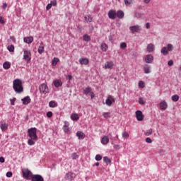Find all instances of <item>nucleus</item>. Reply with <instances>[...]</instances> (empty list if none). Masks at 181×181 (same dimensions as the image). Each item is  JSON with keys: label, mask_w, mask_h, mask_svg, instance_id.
I'll return each instance as SVG.
<instances>
[{"label": "nucleus", "mask_w": 181, "mask_h": 181, "mask_svg": "<svg viewBox=\"0 0 181 181\" xmlns=\"http://www.w3.org/2000/svg\"><path fill=\"white\" fill-rule=\"evenodd\" d=\"M3 9H5L6 8H8V4L6 3H4L2 5Z\"/></svg>", "instance_id": "nucleus-57"}, {"label": "nucleus", "mask_w": 181, "mask_h": 181, "mask_svg": "<svg viewBox=\"0 0 181 181\" xmlns=\"http://www.w3.org/2000/svg\"><path fill=\"white\" fill-rule=\"evenodd\" d=\"M100 49L102 52H106L108 50V45L106 43H102L100 45Z\"/></svg>", "instance_id": "nucleus-26"}, {"label": "nucleus", "mask_w": 181, "mask_h": 181, "mask_svg": "<svg viewBox=\"0 0 181 181\" xmlns=\"http://www.w3.org/2000/svg\"><path fill=\"white\" fill-rule=\"evenodd\" d=\"M147 52L148 53H152V52H155V45L152 43H150L147 45Z\"/></svg>", "instance_id": "nucleus-17"}, {"label": "nucleus", "mask_w": 181, "mask_h": 181, "mask_svg": "<svg viewBox=\"0 0 181 181\" xmlns=\"http://www.w3.org/2000/svg\"><path fill=\"white\" fill-rule=\"evenodd\" d=\"M146 142H147V144H152V139L149 137H147L146 139Z\"/></svg>", "instance_id": "nucleus-52"}, {"label": "nucleus", "mask_w": 181, "mask_h": 181, "mask_svg": "<svg viewBox=\"0 0 181 181\" xmlns=\"http://www.w3.org/2000/svg\"><path fill=\"white\" fill-rule=\"evenodd\" d=\"M103 117H104V118H110L111 115L110 112H103Z\"/></svg>", "instance_id": "nucleus-43"}, {"label": "nucleus", "mask_w": 181, "mask_h": 181, "mask_svg": "<svg viewBox=\"0 0 181 181\" xmlns=\"http://www.w3.org/2000/svg\"><path fill=\"white\" fill-rule=\"evenodd\" d=\"M66 78H67L68 80H71V79L73 78V76H71V75H68V76H66Z\"/></svg>", "instance_id": "nucleus-61"}, {"label": "nucleus", "mask_w": 181, "mask_h": 181, "mask_svg": "<svg viewBox=\"0 0 181 181\" xmlns=\"http://www.w3.org/2000/svg\"><path fill=\"white\" fill-rule=\"evenodd\" d=\"M116 16L117 18H118L119 19H123L124 16V11L119 10L116 12Z\"/></svg>", "instance_id": "nucleus-20"}, {"label": "nucleus", "mask_w": 181, "mask_h": 181, "mask_svg": "<svg viewBox=\"0 0 181 181\" xmlns=\"http://www.w3.org/2000/svg\"><path fill=\"white\" fill-rule=\"evenodd\" d=\"M127 47V43L125 42H122L120 44V49H125Z\"/></svg>", "instance_id": "nucleus-47"}, {"label": "nucleus", "mask_w": 181, "mask_h": 181, "mask_svg": "<svg viewBox=\"0 0 181 181\" xmlns=\"http://www.w3.org/2000/svg\"><path fill=\"white\" fill-rule=\"evenodd\" d=\"M144 135H146V136H149L150 135H152V129L147 130L146 132L144 133Z\"/></svg>", "instance_id": "nucleus-38"}, {"label": "nucleus", "mask_w": 181, "mask_h": 181, "mask_svg": "<svg viewBox=\"0 0 181 181\" xmlns=\"http://www.w3.org/2000/svg\"><path fill=\"white\" fill-rule=\"evenodd\" d=\"M40 93L41 94H47L49 93V87L45 83H42L40 86Z\"/></svg>", "instance_id": "nucleus-6"}, {"label": "nucleus", "mask_w": 181, "mask_h": 181, "mask_svg": "<svg viewBox=\"0 0 181 181\" xmlns=\"http://www.w3.org/2000/svg\"><path fill=\"white\" fill-rule=\"evenodd\" d=\"M108 142H110V138H108V136H104L101 139L102 145H107Z\"/></svg>", "instance_id": "nucleus-16"}, {"label": "nucleus", "mask_w": 181, "mask_h": 181, "mask_svg": "<svg viewBox=\"0 0 181 181\" xmlns=\"http://www.w3.org/2000/svg\"><path fill=\"white\" fill-rule=\"evenodd\" d=\"M90 98L92 99L94 98V93L90 92Z\"/></svg>", "instance_id": "nucleus-62"}, {"label": "nucleus", "mask_w": 181, "mask_h": 181, "mask_svg": "<svg viewBox=\"0 0 181 181\" xmlns=\"http://www.w3.org/2000/svg\"><path fill=\"white\" fill-rule=\"evenodd\" d=\"M7 49L10 52H15V47L13 45L8 46Z\"/></svg>", "instance_id": "nucleus-44"}, {"label": "nucleus", "mask_w": 181, "mask_h": 181, "mask_svg": "<svg viewBox=\"0 0 181 181\" xmlns=\"http://www.w3.org/2000/svg\"><path fill=\"white\" fill-rule=\"evenodd\" d=\"M138 86H139V88H145L146 83H145V81H139Z\"/></svg>", "instance_id": "nucleus-28"}, {"label": "nucleus", "mask_w": 181, "mask_h": 181, "mask_svg": "<svg viewBox=\"0 0 181 181\" xmlns=\"http://www.w3.org/2000/svg\"><path fill=\"white\" fill-rule=\"evenodd\" d=\"M62 81L57 79L55 81H54V87L59 88V87H62Z\"/></svg>", "instance_id": "nucleus-25"}, {"label": "nucleus", "mask_w": 181, "mask_h": 181, "mask_svg": "<svg viewBox=\"0 0 181 181\" xmlns=\"http://www.w3.org/2000/svg\"><path fill=\"white\" fill-rule=\"evenodd\" d=\"M113 148H115V149H119V145H118V144H115V145L113 146Z\"/></svg>", "instance_id": "nucleus-58"}, {"label": "nucleus", "mask_w": 181, "mask_h": 181, "mask_svg": "<svg viewBox=\"0 0 181 181\" xmlns=\"http://www.w3.org/2000/svg\"><path fill=\"white\" fill-rule=\"evenodd\" d=\"M94 166H100V163H95L94 164Z\"/></svg>", "instance_id": "nucleus-64"}, {"label": "nucleus", "mask_w": 181, "mask_h": 181, "mask_svg": "<svg viewBox=\"0 0 181 181\" xmlns=\"http://www.w3.org/2000/svg\"><path fill=\"white\" fill-rule=\"evenodd\" d=\"M139 103L141 105H144V104H145L146 103V100H145V99H144V98H139Z\"/></svg>", "instance_id": "nucleus-36"}, {"label": "nucleus", "mask_w": 181, "mask_h": 181, "mask_svg": "<svg viewBox=\"0 0 181 181\" xmlns=\"http://www.w3.org/2000/svg\"><path fill=\"white\" fill-rule=\"evenodd\" d=\"M52 5L51 3L48 4L47 5V7H46L47 11H49V9H52Z\"/></svg>", "instance_id": "nucleus-51"}, {"label": "nucleus", "mask_w": 181, "mask_h": 181, "mask_svg": "<svg viewBox=\"0 0 181 181\" xmlns=\"http://www.w3.org/2000/svg\"><path fill=\"white\" fill-rule=\"evenodd\" d=\"M23 59L25 60L27 63H29V62L32 60V53H30V51L26 49L23 50Z\"/></svg>", "instance_id": "nucleus-5"}, {"label": "nucleus", "mask_w": 181, "mask_h": 181, "mask_svg": "<svg viewBox=\"0 0 181 181\" xmlns=\"http://www.w3.org/2000/svg\"><path fill=\"white\" fill-rule=\"evenodd\" d=\"M168 65L170 66H173V60L168 61Z\"/></svg>", "instance_id": "nucleus-56"}, {"label": "nucleus", "mask_w": 181, "mask_h": 181, "mask_svg": "<svg viewBox=\"0 0 181 181\" xmlns=\"http://www.w3.org/2000/svg\"><path fill=\"white\" fill-rule=\"evenodd\" d=\"M103 161L105 163H111V160H110V158L107 156H105L103 158Z\"/></svg>", "instance_id": "nucleus-42"}, {"label": "nucleus", "mask_w": 181, "mask_h": 181, "mask_svg": "<svg viewBox=\"0 0 181 181\" xmlns=\"http://www.w3.org/2000/svg\"><path fill=\"white\" fill-rule=\"evenodd\" d=\"M145 116L141 110H136V119L137 121H144Z\"/></svg>", "instance_id": "nucleus-12"}, {"label": "nucleus", "mask_w": 181, "mask_h": 181, "mask_svg": "<svg viewBox=\"0 0 181 181\" xmlns=\"http://www.w3.org/2000/svg\"><path fill=\"white\" fill-rule=\"evenodd\" d=\"M107 16L109 18V19H112V21H114V19H115V18H117V11H115V10H110L108 13H107Z\"/></svg>", "instance_id": "nucleus-10"}, {"label": "nucleus", "mask_w": 181, "mask_h": 181, "mask_svg": "<svg viewBox=\"0 0 181 181\" xmlns=\"http://www.w3.org/2000/svg\"><path fill=\"white\" fill-rule=\"evenodd\" d=\"M7 177H12V172H7L6 173Z\"/></svg>", "instance_id": "nucleus-55"}, {"label": "nucleus", "mask_w": 181, "mask_h": 181, "mask_svg": "<svg viewBox=\"0 0 181 181\" xmlns=\"http://www.w3.org/2000/svg\"><path fill=\"white\" fill-rule=\"evenodd\" d=\"M70 117L72 121H78L80 119V116L77 113H72Z\"/></svg>", "instance_id": "nucleus-21"}, {"label": "nucleus", "mask_w": 181, "mask_h": 181, "mask_svg": "<svg viewBox=\"0 0 181 181\" xmlns=\"http://www.w3.org/2000/svg\"><path fill=\"white\" fill-rule=\"evenodd\" d=\"M23 177L26 179V180H30L33 177V174L32 171L29 170L28 168H24L22 170Z\"/></svg>", "instance_id": "nucleus-4"}, {"label": "nucleus", "mask_w": 181, "mask_h": 181, "mask_svg": "<svg viewBox=\"0 0 181 181\" xmlns=\"http://www.w3.org/2000/svg\"><path fill=\"white\" fill-rule=\"evenodd\" d=\"M0 162L1 163H4V162H5V158L4 157H0Z\"/></svg>", "instance_id": "nucleus-59"}, {"label": "nucleus", "mask_w": 181, "mask_h": 181, "mask_svg": "<svg viewBox=\"0 0 181 181\" xmlns=\"http://www.w3.org/2000/svg\"><path fill=\"white\" fill-rule=\"evenodd\" d=\"M146 29H149V28H151V24H149V23H146Z\"/></svg>", "instance_id": "nucleus-60"}, {"label": "nucleus", "mask_w": 181, "mask_h": 181, "mask_svg": "<svg viewBox=\"0 0 181 181\" xmlns=\"http://www.w3.org/2000/svg\"><path fill=\"white\" fill-rule=\"evenodd\" d=\"M23 41L25 43H27L28 45H30L32 42H33V37L30 36V37H25L23 38Z\"/></svg>", "instance_id": "nucleus-18"}, {"label": "nucleus", "mask_w": 181, "mask_h": 181, "mask_svg": "<svg viewBox=\"0 0 181 181\" xmlns=\"http://www.w3.org/2000/svg\"><path fill=\"white\" fill-rule=\"evenodd\" d=\"M47 117L48 118H52V117H53V112H48L47 113Z\"/></svg>", "instance_id": "nucleus-48"}, {"label": "nucleus", "mask_w": 181, "mask_h": 181, "mask_svg": "<svg viewBox=\"0 0 181 181\" xmlns=\"http://www.w3.org/2000/svg\"><path fill=\"white\" fill-rule=\"evenodd\" d=\"M171 99L176 103V101H179V95H173L171 97Z\"/></svg>", "instance_id": "nucleus-35"}, {"label": "nucleus", "mask_w": 181, "mask_h": 181, "mask_svg": "<svg viewBox=\"0 0 181 181\" xmlns=\"http://www.w3.org/2000/svg\"><path fill=\"white\" fill-rule=\"evenodd\" d=\"M37 129L35 127H32L28 129V136H29V139L28 140V145L30 146H33L36 144V141H37Z\"/></svg>", "instance_id": "nucleus-1"}, {"label": "nucleus", "mask_w": 181, "mask_h": 181, "mask_svg": "<svg viewBox=\"0 0 181 181\" xmlns=\"http://www.w3.org/2000/svg\"><path fill=\"white\" fill-rule=\"evenodd\" d=\"M160 110H166L168 108V103L165 101H162L160 103Z\"/></svg>", "instance_id": "nucleus-24"}, {"label": "nucleus", "mask_w": 181, "mask_h": 181, "mask_svg": "<svg viewBox=\"0 0 181 181\" xmlns=\"http://www.w3.org/2000/svg\"><path fill=\"white\" fill-rule=\"evenodd\" d=\"M95 160L100 161L103 159V157L100 154H97L95 158Z\"/></svg>", "instance_id": "nucleus-46"}, {"label": "nucleus", "mask_w": 181, "mask_h": 181, "mask_svg": "<svg viewBox=\"0 0 181 181\" xmlns=\"http://www.w3.org/2000/svg\"><path fill=\"white\" fill-rule=\"evenodd\" d=\"M72 158H73V159H78V156L77 155V153H74L72 154Z\"/></svg>", "instance_id": "nucleus-50"}, {"label": "nucleus", "mask_w": 181, "mask_h": 181, "mask_svg": "<svg viewBox=\"0 0 181 181\" xmlns=\"http://www.w3.org/2000/svg\"><path fill=\"white\" fill-rule=\"evenodd\" d=\"M11 105H15V101H16V98H13L10 100Z\"/></svg>", "instance_id": "nucleus-53"}, {"label": "nucleus", "mask_w": 181, "mask_h": 181, "mask_svg": "<svg viewBox=\"0 0 181 181\" xmlns=\"http://www.w3.org/2000/svg\"><path fill=\"white\" fill-rule=\"evenodd\" d=\"M50 4H52V6H56V5H57V1L56 0H52Z\"/></svg>", "instance_id": "nucleus-49"}, {"label": "nucleus", "mask_w": 181, "mask_h": 181, "mask_svg": "<svg viewBox=\"0 0 181 181\" xmlns=\"http://www.w3.org/2000/svg\"><path fill=\"white\" fill-rule=\"evenodd\" d=\"M49 107H50V108H56V107H57V103H56L54 100H51L49 103Z\"/></svg>", "instance_id": "nucleus-29"}, {"label": "nucleus", "mask_w": 181, "mask_h": 181, "mask_svg": "<svg viewBox=\"0 0 181 181\" xmlns=\"http://www.w3.org/2000/svg\"><path fill=\"white\" fill-rule=\"evenodd\" d=\"M90 93H91V88L88 87L83 89V94H85V95H87Z\"/></svg>", "instance_id": "nucleus-30"}, {"label": "nucleus", "mask_w": 181, "mask_h": 181, "mask_svg": "<svg viewBox=\"0 0 181 181\" xmlns=\"http://www.w3.org/2000/svg\"><path fill=\"white\" fill-rule=\"evenodd\" d=\"M3 68L5 70H8V69H11V62H6L3 64Z\"/></svg>", "instance_id": "nucleus-27"}, {"label": "nucleus", "mask_w": 181, "mask_h": 181, "mask_svg": "<svg viewBox=\"0 0 181 181\" xmlns=\"http://www.w3.org/2000/svg\"><path fill=\"white\" fill-rule=\"evenodd\" d=\"M79 63H80V64H82L83 66H87V64H88V63H90V61L87 58H80Z\"/></svg>", "instance_id": "nucleus-15"}, {"label": "nucleus", "mask_w": 181, "mask_h": 181, "mask_svg": "<svg viewBox=\"0 0 181 181\" xmlns=\"http://www.w3.org/2000/svg\"><path fill=\"white\" fill-rule=\"evenodd\" d=\"M129 29L132 33H135V32H136V25L131 26Z\"/></svg>", "instance_id": "nucleus-37"}, {"label": "nucleus", "mask_w": 181, "mask_h": 181, "mask_svg": "<svg viewBox=\"0 0 181 181\" xmlns=\"http://www.w3.org/2000/svg\"><path fill=\"white\" fill-rule=\"evenodd\" d=\"M13 88L17 94L23 93V86H22V81H21V79H15L13 81Z\"/></svg>", "instance_id": "nucleus-2"}, {"label": "nucleus", "mask_w": 181, "mask_h": 181, "mask_svg": "<svg viewBox=\"0 0 181 181\" xmlns=\"http://www.w3.org/2000/svg\"><path fill=\"white\" fill-rule=\"evenodd\" d=\"M0 128L1 131H6V129H8V124L6 123H2L0 125Z\"/></svg>", "instance_id": "nucleus-31"}, {"label": "nucleus", "mask_w": 181, "mask_h": 181, "mask_svg": "<svg viewBox=\"0 0 181 181\" xmlns=\"http://www.w3.org/2000/svg\"><path fill=\"white\" fill-rule=\"evenodd\" d=\"M134 3V0H124V4L128 6V5H131V4Z\"/></svg>", "instance_id": "nucleus-41"}, {"label": "nucleus", "mask_w": 181, "mask_h": 181, "mask_svg": "<svg viewBox=\"0 0 181 181\" xmlns=\"http://www.w3.org/2000/svg\"><path fill=\"white\" fill-rule=\"evenodd\" d=\"M32 181H44L45 179H43V177L40 175H33L32 178Z\"/></svg>", "instance_id": "nucleus-14"}, {"label": "nucleus", "mask_w": 181, "mask_h": 181, "mask_svg": "<svg viewBox=\"0 0 181 181\" xmlns=\"http://www.w3.org/2000/svg\"><path fill=\"white\" fill-rule=\"evenodd\" d=\"M143 71L145 74H151V73H152V70H151V66L148 64L144 65Z\"/></svg>", "instance_id": "nucleus-13"}, {"label": "nucleus", "mask_w": 181, "mask_h": 181, "mask_svg": "<svg viewBox=\"0 0 181 181\" xmlns=\"http://www.w3.org/2000/svg\"><path fill=\"white\" fill-rule=\"evenodd\" d=\"M85 21L86 22H92L93 18H91L90 16H85Z\"/></svg>", "instance_id": "nucleus-39"}, {"label": "nucleus", "mask_w": 181, "mask_h": 181, "mask_svg": "<svg viewBox=\"0 0 181 181\" xmlns=\"http://www.w3.org/2000/svg\"><path fill=\"white\" fill-rule=\"evenodd\" d=\"M173 45L168 44L167 47H163L161 49V54H163V56H168V54H169V52H173Z\"/></svg>", "instance_id": "nucleus-3"}, {"label": "nucleus", "mask_w": 181, "mask_h": 181, "mask_svg": "<svg viewBox=\"0 0 181 181\" xmlns=\"http://www.w3.org/2000/svg\"><path fill=\"white\" fill-rule=\"evenodd\" d=\"M69 125H70V123H69V122H67V121L64 122V125L63 127V129H64V132L65 133L69 132Z\"/></svg>", "instance_id": "nucleus-23"}, {"label": "nucleus", "mask_w": 181, "mask_h": 181, "mask_svg": "<svg viewBox=\"0 0 181 181\" xmlns=\"http://www.w3.org/2000/svg\"><path fill=\"white\" fill-rule=\"evenodd\" d=\"M76 179V174L74 173L69 172L65 175V180L68 181L74 180Z\"/></svg>", "instance_id": "nucleus-8"}, {"label": "nucleus", "mask_w": 181, "mask_h": 181, "mask_svg": "<svg viewBox=\"0 0 181 181\" xmlns=\"http://www.w3.org/2000/svg\"><path fill=\"white\" fill-rule=\"evenodd\" d=\"M112 67H114V62L112 61H107L103 65V69H105V70H111Z\"/></svg>", "instance_id": "nucleus-9"}, {"label": "nucleus", "mask_w": 181, "mask_h": 181, "mask_svg": "<svg viewBox=\"0 0 181 181\" xmlns=\"http://www.w3.org/2000/svg\"><path fill=\"white\" fill-rule=\"evenodd\" d=\"M142 30V28L139 25H136V33H138L139 32H141Z\"/></svg>", "instance_id": "nucleus-54"}, {"label": "nucleus", "mask_w": 181, "mask_h": 181, "mask_svg": "<svg viewBox=\"0 0 181 181\" xmlns=\"http://www.w3.org/2000/svg\"><path fill=\"white\" fill-rule=\"evenodd\" d=\"M60 62V60L59 59V58H56L54 57L52 61V66H56L57 64V62Z\"/></svg>", "instance_id": "nucleus-33"}, {"label": "nucleus", "mask_w": 181, "mask_h": 181, "mask_svg": "<svg viewBox=\"0 0 181 181\" xmlns=\"http://www.w3.org/2000/svg\"><path fill=\"white\" fill-rule=\"evenodd\" d=\"M122 135V138H124V139L129 138V134L127 132H123Z\"/></svg>", "instance_id": "nucleus-34"}, {"label": "nucleus", "mask_w": 181, "mask_h": 181, "mask_svg": "<svg viewBox=\"0 0 181 181\" xmlns=\"http://www.w3.org/2000/svg\"><path fill=\"white\" fill-rule=\"evenodd\" d=\"M114 103H115V98H114L112 95H109L105 100L106 105L111 107Z\"/></svg>", "instance_id": "nucleus-7"}, {"label": "nucleus", "mask_w": 181, "mask_h": 181, "mask_svg": "<svg viewBox=\"0 0 181 181\" xmlns=\"http://www.w3.org/2000/svg\"><path fill=\"white\" fill-rule=\"evenodd\" d=\"M144 4H149L151 2V0H144Z\"/></svg>", "instance_id": "nucleus-63"}, {"label": "nucleus", "mask_w": 181, "mask_h": 181, "mask_svg": "<svg viewBox=\"0 0 181 181\" xmlns=\"http://www.w3.org/2000/svg\"><path fill=\"white\" fill-rule=\"evenodd\" d=\"M144 62L147 64H151L153 62V56L152 54H147L144 57Z\"/></svg>", "instance_id": "nucleus-11"}, {"label": "nucleus", "mask_w": 181, "mask_h": 181, "mask_svg": "<svg viewBox=\"0 0 181 181\" xmlns=\"http://www.w3.org/2000/svg\"><path fill=\"white\" fill-rule=\"evenodd\" d=\"M37 52L40 54H42L45 52V47L44 46H40L38 47Z\"/></svg>", "instance_id": "nucleus-32"}, {"label": "nucleus", "mask_w": 181, "mask_h": 181, "mask_svg": "<svg viewBox=\"0 0 181 181\" xmlns=\"http://www.w3.org/2000/svg\"><path fill=\"white\" fill-rule=\"evenodd\" d=\"M136 18H140L141 19H145V16H144V13H138L136 15Z\"/></svg>", "instance_id": "nucleus-45"}, {"label": "nucleus", "mask_w": 181, "mask_h": 181, "mask_svg": "<svg viewBox=\"0 0 181 181\" xmlns=\"http://www.w3.org/2000/svg\"><path fill=\"white\" fill-rule=\"evenodd\" d=\"M76 136L78 138V139H84L86 138V134H84L83 132L78 131L76 132Z\"/></svg>", "instance_id": "nucleus-22"}, {"label": "nucleus", "mask_w": 181, "mask_h": 181, "mask_svg": "<svg viewBox=\"0 0 181 181\" xmlns=\"http://www.w3.org/2000/svg\"><path fill=\"white\" fill-rule=\"evenodd\" d=\"M21 101H23V104H24V105H28V104H30V97L26 96L24 98L21 99Z\"/></svg>", "instance_id": "nucleus-19"}, {"label": "nucleus", "mask_w": 181, "mask_h": 181, "mask_svg": "<svg viewBox=\"0 0 181 181\" xmlns=\"http://www.w3.org/2000/svg\"><path fill=\"white\" fill-rule=\"evenodd\" d=\"M83 40L85 42H90V37L88 35L86 34L83 35Z\"/></svg>", "instance_id": "nucleus-40"}]
</instances>
